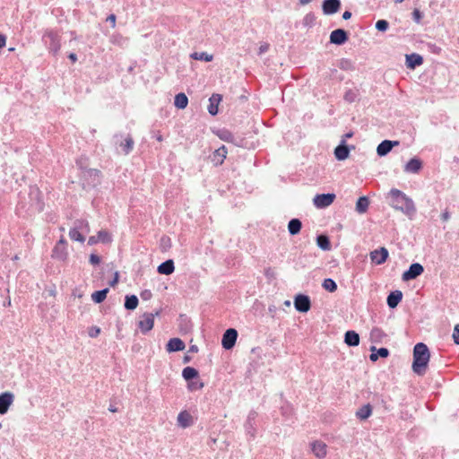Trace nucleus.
Here are the masks:
<instances>
[{"label":"nucleus","instance_id":"f257e3e1","mask_svg":"<svg viewBox=\"0 0 459 459\" xmlns=\"http://www.w3.org/2000/svg\"><path fill=\"white\" fill-rule=\"evenodd\" d=\"M390 205L397 211H401L407 216H412L416 212V207L413 200L406 194L397 188H392L389 191Z\"/></svg>","mask_w":459,"mask_h":459},{"label":"nucleus","instance_id":"f03ea898","mask_svg":"<svg viewBox=\"0 0 459 459\" xmlns=\"http://www.w3.org/2000/svg\"><path fill=\"white\" fill-rule=\"evenodd\" d=\"M430 354L428 346L423 342L417 343L413 348L412 370L419 376L425 374Z\"/></svg>","mask_w":459,"mask_h":459},{"label":"nucleus","instance_id":"7ed1b4c3","mask_svg":"<svg viewBox=\"0 0 459 459\" xmlns=\"http://www.w3.org/2000/svg\"><path fill=\"white\" fill-rule=\"evenodd\" d=\"M42 42L49 53L56 56L61 48V35L59 30L46 29L42 34Z\"/></svg>","mask_w":459,"mask_h":459},{"label":"nucleus","instance_id":"20e7f679","mask_svg":"<svg viewBox=\"0 0 459 459\" xmlns=\"http://www.w3.org/2000/svg\"><path fill=\"white\" fill-rule=\"evenodd\" d=\"M160 311L158 310L155 313H144L138 322V327L143 334L149 333L154 325L155 316H160Z\"/></svg>","mask_w":459,"mask_h":459},{"label":"nucleus","instance_id":"39448f33","mask_svg":"<svg viewBox=\"0 0 459 459\" xmlns=\"http://www.w3.org/2000/svg\"><path fill=\"white\" fill-rule=\"evenodd\" d=\"M67 241L62 236L52 250V257L60 261H65L67 258Z\"/></svg>","mask_w":459,"mask_h":459},{"label":"nucleus","instance_id":"423d86ee","mask_svg":"<svg viewBox=\"0 0 459 459\" xmlns=\"http://www.w3.org/2000/svg\"><path fill=\"white\" fill-rule=\"evenodd\" d=\"M335 197V195L333 193L319 194L314 197L313 204L316 208L324 209L331 205Z\"/></svg>","mask_w":459,"mask_h":459},{"label":"nucleus","instance_id":"0eeeda50","mask_svg":"<svg viewBox=\"0 0 459 459\" xmlns=\"http://www.w3.org/2000/svg\"><path fill=\"white\" fill-rule=\"evenodd\" d=\"M238 338V331L229 328L222 335L221 345L225 350H230L235 346Z\"/></svg>","mask_w":459,"mask_h":459},{"label":"nucleus","instance_id":"6e6552de","mask_svg":"<svg viewBox=\"0 0 459 459\" xmlns=\"http://www.w3.org/2000/svg\"><path fill=\"white\" fill-rule=\"evenodd\" d=\"M423 272L424 267L420 264L413 263L410 265L409 269L403 273L402 279L404 281L414 280L418 276H420Z\"/></svg>","mask_w":459,"mask_h":459},{"label":"nucleus","instance_id":"1a4fd4ad","mask_svg":"<svg viewBox=\"0 0 459 459\" xmlns=\"http://www.w3.org/2000/svg\"><path fill=\"white\" fill-rule=\"evenodd\" d=\"M294 307L299 312H307L311 307V301L309 297L304 294L297 295L294 299Z\"/></svg>","mask_w":459,"mask_h":459},{"label":"nucleus","instance_id":"9d476101","mask_svg":"<svg viewBox=\"0 0 459 459\" xmlns=\"http://www.w3.org/2000/svg\"><path fill=\"white\" fill-rule=\"evenodd\" d=\"M349 39L348 32L343 29H336L330 34V42L334 45H343Z\"/></svg>","mask_w":459,"mask_h":459},{"label":"nucleus","instance_id":"9b49d317","mask_svg":"<svg viewBox=\"0 0 459 459\" xmlns=\"http://www.w3.org/2000/svg\"><path fill=\"white\" fill-rule=\"evenodd\" d=\"M388 258V250L385 247H380L370 252V259L376 264H384Z\"/></svg>","mask_w":459,"mask_h":459},{"label":"nucleus","instance_id":"f8f14e48","mask_svg":"<svg viewBox=\"0 0 459 459\" xmlns=\"http://www.w3.org/2000/svg\"><path fill=\"white\" fill-rule=\"evenodd\" d=\"M397 145H399L398 141L384 140L378 144L377 153L380 157L385 156L391 152L394 146Z\"/></svg>","mask_w":459,"mask_h":459},{"label":"nucleus","instance_id":"ddd939ff","mask_svg":"<svg viewBox=\"0 0 459 459\" xmlns=\"http://www.w3.org/2000/svg\"><path fill=\"white\" fill-rule=\"evenodd\" d=\"M13 401V394L8 392L0 394V414L7 412Z\"/></svg>","mask_w":459,"mask_h":459},{"label":"nucleus","instance_id":"4468645a","mask_svg":"<svg viewBox=\"0 0 459 459\" xmlns=\"http://www.w3.org/2000/svg\"><path fill=\"white\" fill-rule=\"evenodd\" d=\"M222 100V96L221 94H218V93H213L210 98H209V105H208V112L212 115V116H215L218 114V106L220 104V102Z\"/></svg>","mask_w":459,"mask_h":459},{"label":"nucleus","instance_id":"2eb2a0df","mask_svg":"<svg viewBox=\"0 0 459 459\" xmlns=\"http://www.w3.org/2000/svg\"><path fill=\"white\" fill-rule=\"evenodd\" d=\"M185 342L179 338H171L166 346L169 352L180 351L185 349Z\"/></svg>","mask_w":459,"mask_h":459},{"label":"nucleus","instance_id":"dca6fc26","mask_svg":"<svg viewBox=\"0 0 459 459\" xmlns=\"http://www.w3.org/2000/svg\"><path fill=\"white\" fill-rule=\"evenodd\" d=\"M422 168V162L418 158L411 159L404 166V171L408 173H418Z\"/></svg>","mask_w":459,"mask_h":459},{"label":"nucleus","instance_id":"f3484780","mask_svg":"<svg viewBox=\"0 0 459 459\" xmlns=\"http://www.w3.org/2000/svg\"><path fill=\"white\" fill-rule=\"evenodd\" d=\"M344 342L350 347H356L359 344V335L353 330H349L344 334Z\"/></svg>","mask_w":459,"mask_h":459},{"label":"nucleus","instance_id":"a211bd4d","mask_svg":"<svg viewBox=\"0 0 459 459\" xmlns=\"http://www.w3.org/2000/svg\"><path fill=\"white\" fill-rule=\"evenodd\" d=\"M311 450L317 458H324L326 455V445L322 441H315L311 444Z\"/></svg>","mask_w":459,"mask_h":459},{"label":"nucleus","instance_id":"6ab92c4d","mask_svg":"<svg viewBox=\"0 0 459 459\" xmlns=\"http://www.w3.org/2000/svg\"><path fill=\"white\" fill-rule=\"evenodd\" d=\"M178 424L183 429L190 427L193 424L191 414L186 411L179 412L178 415Z\"/></svg>","mask_w":459,"mask_h":459},{"label":"nucleus","instance_id":"aec40b11","mask_svg":"<svg viewBox=\"0 0 459 459\" xmlns=\"http://www.w3.org/2000/svg\"><path fill=\"white\" fill-rule=\"evenodd\" d=\"M403 299L401 290H394L387 296L386 302L390 308H394L398 306Z\"/></svg>","mask_w":459,"mask_h":459},{"label":"nucleus","instance_id":"412c9836","mask_svg":"<svg viewBox=\"0 0 459 459\" xmlns=\"http://www.w3.org/2000/svg\"><path fill=\"white\" fill-rule=\"evenodd\" d=\"M423 57L416 53H412L411 55L406 56V66L410 69H414L415 67L422 65Z\"/></svg>","mask_w":459,"mask_h":459},{"label":"nucleus","instance_id":"4be33fe9","mask_svg":"<svg viewBox=\"0 0 459 459\" xmlns=\"http://www.w3.org/2000/svg\"><path fill=\"white\" fill-rule=\"evenodd\" d=\"M349 153L350 148L345 144L344 141L334 149V156L338 160H344L349 157Z\"/></svg>","mask_w":459,"mask_h":459},{"label":"nucleus","instance_id":"5701e85b","mask_svg":"<svg viewBox=\"0 0 459 459\" xmlns=\"http://www.w3.org/2000/svg\"><path fill=\"white\" fill-rule=\"evenodd\" d=\"M175 270L174 262L171 259H168L165 262L161 263L158 268L157 271L160 274L164 275H169L171 274Z\"/></svg>","mask_w":459,"mask_h":459},{"label":"nucleus","instance_id":"b1692460","mask_svg":"<svg viewBox=\"0 0 459 459\" xmlns=\"http://www.w3.org/2000/svg\"><path fill=\"white\" fill-rule=\"evenodd\" d=\"M371 354L369 359L371 361H377L379 357L387 358L389 356V351L386 348H379L377 349L375 346L370 348Z\"/></svg>","mask_w":459,"mask_h":459},{"label":"nucleus","instance_id":"393cba45","mask_svg":"<svg viewBox=\"0 0 459 459\" xmlns=\"http://www.w3.org/2000/svg\"><path fill=\"white\" fill-rule=\"evenodd\" d=\"M341 8V2H323V12L325 14H333Z\"/></svg>","mask_w":459,"mask_h":459},{"label":"nucleus","instance_id":"a878e982","mask_svg":"<svg viewBox=\"0 0 459 459\" xmlns=\"http://www.w3.org/2000/svg\"><path fill=\"white\" fill-rule=\"evenodd\" d=\"M302 228V222L299 219H291L288 223L289 233L292 236L297 235L300 232Z\"/></svg>","mask_w":459,"mask_h":459},{"label":"nucleus","instance_id":"bb28decb","mask_svg":"<svg viewBox=\"0 0 459 459\" xmlns=\"http://www.w3.org/2000/svg\"><path fill=\"white\" fill-rule=\"evenodd\" d=\"M369 206V199L367 196H360L356 203V212L359 214L365 213Z\"/></svg>","mask_w":459,"mask_h":459},{"label":"nucleus","instance_id":"cd10ccee","mask_svg":"<svg viewBox=\"0 0 459 459\" xmlns=\"http://www.w3.org/2000/svg\"><path fill=\"white\" fill-rule=\"evenodd\" d=\"M372 414V407L369 403L363 405L356 411V416L359 420H367Z\"/></svg>","mask_w":459,"mask_h":459},{"label":"nucleus","instance_id":"c85d7f7f","mask_svg":"<svg viewBox=\"0 0 459 459\" xmlns=\"http://www.w3.org/2000/svg\"><path fill=\"white\" fill-rule=\"evenodd\" d=\"M187 104H188V99L185 93L180 92L175 96L174 105L178 108L183 109V108H186Z\"/></svg>","mask_w":459,"mask_h":459},{"label":"nucleus","instance_id":"c756f323","mask_svg":"<svg viewBox=\"0 0 459 459\" xmlns=\"http://www.w3.org/2000/svg\"><path fill=\"white\" fill-rule=\"evenodd\" d=\"M139 303L138 298L135 295H126L125 298V307L127 310H134L137 307Z\"/></svg>","mask_w":459,"mask_h":459},{"label":"nucleus","instance_id":"7c9ffc66","mask_svg":"<svg viewBox=\"0 0 459 459\" xmlns=\"http://www.w3.org/2000/svg\"><path fill=\"white\" fill-rule=\"evenodd\" d=\"M385 335V334L380 328L374 327L370 331L369 338H370V341L373 342H380Z\"/></svg>","mask_w":459,"mask_h":459},{"label":"nucleus","instance_id":"2f4dec72","mask_svg":"<svg viewBox=\"0 0 459 459\" xmlns=\"http://www.w3.org/2000/svg\"><path fill=\"white\" fill-rule=\"evenodd\" d=\"M190 57L194 60H200L204 62H211L213 59L212 55L207 52H194L190 55Z\"/></svg>","mask_w":459,"mask_h":459},{"label":"nucleus","instance_id":"473e14b6","mask_svg":"<svg viewBox=\"0 0 459 459\" xmlns=\"http://www.w3.org/2000/svg\"><path fill=\"white\" fill-rule=\"evenodd\" d=\"M198 371L192 367H186L182 371V376L186 381L196 378L198 377Z\"/></svg>","mask_w":459,"mask_h":459},{"label":"nucleus","instance_id":"72a5a7b5","mask_svg":"<svg viewBox=\"0 0 459 459\" xmlns=\"http://www.w3.org/2000/svg\"><path fill=\"white\" fill-rule=\"evenodd\" d=\"M316 244L323 250H329L331 248V243L326 235L317 236Z\"/></svg>","mask_w":459,"mask_h":459},{"label":"nucleus","instance_id":"f704fd0d","mask_svg":"<svg viewBox=\"0 0 459 459\" xmlns=\"http://www.w3.org/2000/svg\"><path fill=\"white\" fill-rule=\"evenodd\" d=\"M108 292V288L100 290H97L91 294V299L97 304L101 303L102 301L105 300Z\"/></svg>","mask_w":459,"mask_h":459},{"label":"nucleus","instance_id":"c9c22d12","mask_svg":"<svg viewBox=\"0 0 459 459\" xmlns=\"http://www.w3.org/2000/svg\"><path fill=\"white\" fill-rule=\"evenodd\" d=\"M69 237L74 241H78L83 243L85 241V238L82 233L78 230L75 227H73L69 230Z\"/></svg>","mask_w":459,"mask_h":459},{"label":"nucleus","instance_id":"e433bc0d","mask_svg":"<svg viewBox=\"0 0 459 459\" xmlns=\"http://www.w3.org/2000/svg\"><path fill=\"white\" fill-rule=\"evenodd\" d=\"M97 238L99 239V242L103 244H109L112 242L111 234L105 230H101L98 232Z\"/></svg>","mask_w":459,"mask_h":459},{"label":"nucleus","instance_id":"4c0bfd02","mask_svg":"<svg viewBox=\"0 0 459 459\" xmlns=\"http://www.w3.org/2000/svg\"><path fill=\"white\" fill-rule=\"evenodd\" d=\"M120 146L122 147L124 153L128 154L134 148L133 138L130 135H128L125 139V142L120 143Z\"/></svg>","mask_w":459,"mask_h":459},{"label":"nucleus","instance_id":"58836bf2","mask_svg":"<svg viewBox=\"0 0 459 459\" xmlns=\"http://www.w3.org/2000/svg\"><path fill=\"white\" fill-rule=\"evenodd\" d=\"M74 227L78 229L81 232L89 233L90 226L86 220H77L74 221Z\"/></svg>","mask_w":459,"mask_h":459},{"label":"nucleus","instance_id":"ea45409f","mask_svg":"<svg viewBox=\"0 0 459 459\" xmlns=\"http://www.w3.org/2000/svg\"><path fill=\"white\" fill-rule=\"evenodd\" d=\"M323 288L330 292H333L337 290L336 282L330 278L325 279L322 284Z\"/></svg>","mask_w":459,"mask_h":459},{"label":"nucleus","instance_id":"a19ab883","mask_svg":"<svg viewBox=\"0 0 459 459\" xmlns=\"http://www.w3.org/2000/svg\"><path fill=\"white\" fill-rule=\"evenodd\" d=\"M218 136L221 140L226 141V142H233V139H234V135L229 130H221V131H220V133L218 134Z\"/></svg>","mask_w":459,"mask_h":459},{"label":"nucleus","instance_id":"79ce46f5","mask_svg":"<svg viewBox=\"0 0 459 459\" xmlns=\"http://www.w3.org/2000/svg\"><path fill=\"white\" fill-rule=\"evenodd\" d=\"M375 27L378 31L385 32L389 28V22L386 20H378Z\"/></svg>","mask_w":459,"mask_h":459},{"label":"nucleus","instance_id":"37998d69","mask_svg":"<svg viewBox=\"0 0 459 459\" xmlns=\"http://www.w3.org/2000/svg\"><path fill=\"white\" fill-rule=\"evenodd\" d=\"M316 17L314 13H308L305 15L303 19V23L305 26H312L315 22Z\"/></svg>","mask_w":459,"mask_h":459},{"label":"nucleus","instance_id":"c03bdc74","mask_svg":"<svg viewBox=\"0 0 459 459\" xmlns=\"http://www.w3.org/2000/svg\"><path fill=\"white\" fill-rule=\"evenodd\" d=\"M357 98V94L354 91L352 90H349L345 92L344 94V100L349 102V103H352L355 101Z\"/></svg>","mask_w":459,"mask_h":459},{"label":"nucleus","instance_id":"a18cd8bd","mask_svg":"<svg viewBox=\"0 0 459 459\" xmlns=\"http://www.w3.org/2000/svg\"><path fill=\"white\" fill-rule=\"evenodd\" d=\"M214 155L220 157V159H221L220 163H222L223 160L226 158V155H227V150H226L225 146H222V147L217 149L215 151Z\"/></svg>","mask_w":459,"mask_h":459},{"label":"nucleus","instance_id":"49530a36","mask_svg":"<svg viewBox=\"0 0 459 459\" xmlns=\"http://www.w3.org/2000/svg\"><path fill=\"white\" fill-rule=\"evenodd\" d=\"M100 333V328L98 326H91L89 328L88 334L91 338H96Z\"/></svg>","mask_w":459,"mask_h":459},{"label":"nucleus","instance_id":"de8ad7c7","mask_svg":"<svg viewBox=\"0 0 459 459\" xmlns=\"http://www.w3.org/2000/svg\"><path fill=\"white\" fill-rule=\"evenodd\" d=\"M412 19L415 22L420 23L422 19V13L419 9H414L412 12Z\"/></svg>","mask_w":459,"mask_h":459},{"label":"nucleus","instance_id":"09e8293b","mask_svg":"<svg viewBox=\"0 0 459 459\" xmlns=\"http://www.w3.org/2000/svg\"><path fill=\"white\" fill-rule=\"evenodd\" d=\"M204 387L203 382H192L188 384V388L191 391L202 389Z\"/></svg>","mask_w":459,"mask_h":459},{"label":"nucleus","instance_id":"8fccbe9b","mask_svg":"<svg viewBox=\"0 0 459 459\" xmlns=\"http://www.w3.org/2000/svg\"><path fill=\"white\" fill-rule=\"evenodd\" d=\"M87 173L89 174L90 177H93L94 180H96V182L93 183L94 186L99 183V177H100V171L99 170H97V169H90V170L87 171Z\"/></svg>","mask_w":459,"mask_h":459},{"label":"nucleus","instance_id":"3c124183","mask_svg":"<svg viewBox=\"0 0 459 459\" xmlns=\"http://www.w3.org/2000/svg\"><path fill=\"white\" fill-rule=\"evenodd\" d=\"M453 340L455 344L459 345V324H457L454 328Z\"/></svg>","mask_w":459,"mask_h":459},{"label":"nucleus","instance_id":"603ef678","mask_svg":"<svg viewBox=\"0 0 459 459\" xmlns=\"http://www.w3.org/2000/svg\"><path fill=\"white\" fill-rule=\"evenodd\" d=\"M90 263H91L92 265H98V264H100V257L98 255L91 254V255H90Z\"/></svg>","mask_w":459,"mask_h":459},{"label":"nucleus","instance_id":"864d4df0","mask_svg":"<svg viewBox=\"0 0 459 459\" xmlns=\"http://www.w3.org/2000/svg\"><path fill=\"white\" fill-rule=\"evenodd\" d=\"M141 298L143 299V300H148L152 298V291L149 290H145L141 292Z\"/></svg>","mask_w":459,"mask_h":459},{"label":"nucleus","instance_id":"5fc2aeb1","mask_svg":"<svg viewBox=\"0 0 459 459\" xmlns=\"http://www.w3.org/2000/svg\"><path fill=\"white\" fill-rule=\"evenodd\" d=\"M269 49V44L267 43H263L260 45L259 47V49H258V55L261 56L263 54H264L265 52H267Z\"/></svg>","mask_w":459,"mask_h":459},{"label":"nucleus","instance_id":"6e6d98bb","mask_svg":"<svg viewBox=\"0 0 459 459\" xmlns=\"http://www.w3.org/2000/svg\"><path fill=\"white\" fill-rule=\"evenodd\" d=\"M255 417H256V412H255V411H251L248 414V417H247V422H246V427L247 428L248 424L251 426V421L253 422L255 420Z\"/></svg>","mask_w":459,"mask_h":459},{"label":"nucleus","instance_id":"4d7b16f0","mask_svg":"<svg viewBox=\"0 0 459 459\" xmlns=\"http://www.w3.org/2000/svg\"><path fill=\"white\" fill-rule=\"evenodd\" d=\"M245 428H246L247 434H249L252 437H255V428H254L253 422L251 421V426L248 424L247 428L246 426H245Z\"/></svg>","mask_w":459,"mask_h":459},{"label":"nucleus","instance_id":"13d9d810","mask_svg":"<svg viewBox=\"0 0 459 459\" xmlns=\"http://www.w3.org/2000/svg\"><path fill=\"white\" fill-rule=\"evenodd\" d=\"M98 243H100V242H99V239L97 238V235L96 236H91L89 238V239H88V244L90 246H93V245H96Z\"/></svg>","mask_w":459,"mask_h":459},{"label":"nucleus","instance_id":"bf43d9fd","mask_svg":"<svg viewBox=\"0 0 459 459\" xmlns=\"http://www.w3.org/2000/svg\"><path fill=\"white\" fill-rule=\"evenodd\" d=\"M107 22H109L111 24V27L114 28L116 26V15L113 13L108 15L107 18Z\"/></svg>","mask_w":459,"mask_h":459},{"label":"nucleus","instance_id":"052dcab7","mask_svg":"<svg viewBox=\"0 0 459 459\" xmlns=\"http://www.w3.org/2000/svg\"><path fill=\"white\" fill-rule=\"evenodd\" d=\"M6 38L4 35L0 34V49L5 46Z\"/></svg>","mask_w":459,"mask_h":459},{"label":"nucleus","instance_id":"680f3d73","mask_svg":"<svg viewBox=\"0 0 459 459\" xmlns=\"http://www.w3.org/2000/svg\"><path fill=\"white\" fill-rule=\"evenodd\" d=\"M68 58L74 63L77 61V56L75 53H70L68 55Z\"/></svg>","mask_w":459,"mask_h":459},{"label":"nucleus","instance_id":"e2e57ef3","mask_svg":"<svg viewBox=\"0 0 459 459\" xmlns=\"http://www.w3.org/2000/svg\"><path fill=\"white\" fill-rule=\"evenodd\" d=\"M351 17V13L350 11H345L343 13H342V18L344 20H348Z\"/></svg>","mask_w":459,"mask_h":459},{"label":"nucleus","instance_id":"0e129e2a","mask_svg":"<svg viewBox=\"0 0 459 459\" xmlns=\"http://www.w3.org/2000/svg\"><path fill=\"white\" fill-rule=\"evenodd\" d=\"M117 281H118V275H117V273H116L115 278L110 282V285L114 286L117 282Z\"/></svg>","mask_w":459,"mask_h":459},{"label":"nucleus","instance_id":"69168bd1","mask_svg":"<svg viewBox=\"0 0 459 459\" xmlns=\"http://www.w3.org/2000/svg\"><path fill=\"white\" fill-rule=\"evenodd\" d=\"M189 351L190 352H197L198 351V348L196 345H192L190 348H189Z\"/></svg>","mask_w":459,"mask_h":459},{"label":"nucleus","instance_id":"338daca9","mask_svg":"<svg viewBox=\"0 0 459 459\" xmlns=\"http://www.w3.org/2000/svg\"><path fill=\"white\" fill-rule=\"evenodd\" d=\"M161 241H162L164 244H167V243H169L170 239H169V238H161Z\"/></svg>","mask_w":459,"mask_h":459},{"label":"nucleus","instance_id":"774afa93","mask_svg":"<svg viewBox=\"0 0 459 459\" xmlns=\"http://www.w3.org/2000/svg\"><path fill=\"white\" fill-rule=\"evenodd\" d=\"M108 410H109L111 412H115V411H117V409H116L114 406H112V405H110V406H109Z\"/></svg>","mask_w":459,"mask_h":459}]
</instances>
